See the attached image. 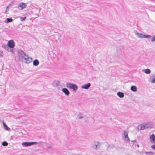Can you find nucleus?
<instances>
[{"label":"nucleus","instance_id":"18","mask_svg":"<svg viewBox=\"0 0 155 155\" xmlns=\"http://www.w3.org/2000/svg\"><path fill=\"white\" fill-rule=\"evenodd\" d=\"M13 21V19L12 18H8L6 19V20L5 21V23H8L9 22H11L12 21Z\"/></svg>","mask_w":155,"mask_h":155},{"label":"nucleus","instance_id":"2","mask_svg":"<svg viewBox=\"0 0 155 155\" xmlns=\"http://www.w3.org/2000/svg\"><path fill=\"white\" fill-rule=\"evenodd\" d=\"M38 143L37 142H24L22 143V145L24 147H28L30 146L33 145L34 144H38Z\"/></svg>","mask_w":155,"mask_h":155},{"label":"nucleus","instance_id":"6","mask_svg":"<svg viewBox=\"0 0 155 155\" xmlns=\"http://www.w3.org/2000/svg\"><path fill=\"white\" fill-rule=\"evenodd\" d=\"M124 138L125 140L127 142H129L130 140L128 137V132L125 130L124 131Z\"/></svg>","mask_w":155,"mask_h":155},{"label":"nucleus","instance_id":"11","mask_svg":"<svg viewBox=\"0 0 155 155\" xmlns=\"http://www.w3.org/2000/svg\"><path fill=\"white\" fill-rule=\"evenodd\" d=\"M141 128L140 130H143L148 128V127L147 126V124H141L140 126Z\"/></svg>","mask_w":155,"mask_h":155},{"label":"nucleus","instance_id":"32","mask_svg":"<svg viewBox=\"0 0 155 155\" xmlns=\"http://www.w3.org/2000/svg\"><path fill=\"white\" fill-rule=\"evenodd\" d=\"M3 53L2 51H0V53L2 54Z\"/></svg>","mask_w":155,"mask_h":155},{"label":"nucleus","instance_id":"17","mask_svg":"<svg viewBox=\"0 0 155 155\" xmlns=\"http://www.w3.org/2000/svg\"><path fill=\"white\" fill-rule=\"evenodd\" d=\"M39 62L37 59L34 60L33 62V65L35 66H37L39 64Z\"/></svg>","mask_w":155,"mask_h":155},{"label":"nucleus","instance_id":"9","mask_svg":"<svg viewBox=\"0 0 155 155\" xmlns=\"http://www.w3.org/2000/svg\"><path fill=\"white\" fill-rule=\"evenodd\" d=\"M150 141L153 143H154L155 141V135L153 134L150 137Z\"/></svg>","mask_w":155,"mask_h":155},{"label":"nucleus","instance_id":"22","mask_svg":"<svg viewBox=\"0 0 155 155\" xmlns=\"http://www.w3.org/2000/svg\"><path fill=\"white\" fill-rule=\"evenodd\" d=\"M73 84H71L69 83H67L66 84V86L67 87L71 89L72 86L73 85Z\"/></svg>","mask_w":155,"mask_h":155},{"label":"nucleus","instance_id":"21","mask_svg":"<svg viewBox=\"0 0 155 155\" xmlns=\"http://www.w3.org/2000/svg\"><path fill=\"white\" fill-rule=\"evenodd\" d=\"M145 154L147 155H154L155 154V153L153 152H146L145 153Z\"/></svg>","mask_w":155,"mask_h":155},{"label":"nucleus","instance_id":"8","mask_svg":"<svg viewBox=\"0 0 155 155\" xmlns=\"http://www.w3.org/2000/svg\"><path fill=\"white\" fill-rule=\"evenodd\" d=\"M62 91L66 95L68 96L70 94V92L66 88H63L62 89Z\"/></svg>","mask_w":155,"mask_h":155},{"label":"nucleus","instance_id":"20","mask_svg":"<svg viewBox=\"0 0 155 155\" xmlns=\"http://www.w3.org/2000/svg\"><path fill=\"white\" fill-rule=\"evenodd\" d=\"M100 143L97 142L95 143V145L94 146V147L96 149H97V147H100Z\"/></svg>","mask_w":155,"mask_h":155},{"label":"nucleus","instance_id":"15","mask_svg":"<svg viewBox=\"0 0 155 155\" xmlns=\"http://www.w3.org/2000/svg\"><path fill=\"white\" fill-rule=\"evenodd\" d=\"M2 47L3 48L7 51H8L9 50V48L8 47V45H7L4 44H3L2 45Z\"/></svg>","mask_w":155,"mask_h":155},{"label":"nucleus","instance_id":"34","mask_svg":"<svg viewBox=\"0 0 155 155\" xmlns=\"http://www.w3.org/2000/svg\"><path fill=\"white\" fill-rule=\"evenodd\" d=\"M10 51H12V50L11 49Z\"/></svg>","mask_w":155,"mask_h":155},{"label":"nucleus","instance_id":"13","mask_svg":"<svg viewBox=\"0 0 155 155\" xmlns=\"http://www.w3.org/2000/svg\"><path fill=\"white\" fill-rule=\"evenodd\" d=\"M117 94L120 98H123L124 96V93L120 92H118Z\"/></svg>","mask_w":155,"mask_h":155},{"label":"nucleus","instance_id":"28","mask_svg":"<svg viewBox=\"0 0 155 155\" xmlns=\"http://www.w3.org/2000/svg\"><path fill=\"white\" fill-rule=\"evenodd\" d=\"M26 19V17H21L20 18V19H21V21H24Z\"/></svg>","mask_w":155,"mask_h":155},{"label":"nucleus","instance_id":"23","mask_svg":"<svg viewBox=\"0 0 155 155\" xmlns=\"http://www.w3.org/2000/svg\"><path fill=\"white\" fill-rule=\"evenodd\" d=\"M144 72L146 74H149L151 72V71L150 69H145L144 70Z\"/></svg>","mask_w":155,"mask_h":155},{"label":"nucleus","instance_id":"26","mask_svg":"<svg viewBox=\"0 0 155 155\" xmlns=\"http://www.w3.org/2000/svg\"><path fill=\"white\" fill-rule=\"evenodd\" d=\"M150 82L152 83H155V75L154 76V78L150 81Z\"/></svg>","mask_w":155,"mask_h":155},{"label":"nucleus","instance_id":"5","mask_svg":"<svg viewBox=\"0 0 155 155\" xmlns=\"http://www.w3.org/2000/svg\"><path fill=\"white\" fill-rule=\"evenodd\" d=\"M60 81L58 80L54 81L52 83V85L54 87L59 86L60 85Z\"/></svg>","mask_w":155,"mask_h":155},{"label":"nucleus","instance_id":"12","mask_svg":"<svg viewBox=\"0 0 155 155\" xmlns=\"http://www.w3.org/2000/svg\"><path fill=\"white\" fill-rule=\"evenodd\" d=\"M3 124L4 128L6 130L8 131L10 130V128L7 126L5 122L4 121L3 122Z\"/></svg>","mask_w":155,"mask_h":155},{"label":"nucleus","instance_id":"29","mask_svg":"<svg viewBox=\"0 0 155 155\" xmlns=\"http://www.w3.org/2000/svg\"><path fill=\"white\" fill-rule=\"evenodd\" d=\"M151 147L153 149L155 150V145H152Z\"/></svg>","mask_w":155,"mask_h":155},{"label":"nucleus","instance_id":"3","mask_svg":"<svg viewBox=\"0 0 155 155\" xmlns=\"http://www.w3.org/2000/svg\"><path fill=\"white\" fill-rule=\"evenodd\" d=\"M8 45L9 48H13L15 46V43L13 40H9L8 42Z\"/></svg>","mask_w":155,"mask_h":155},{"label":"nucleus","instance_id":"30","mask_svg":"<svg viewBox=\"0 0 155 155\" xmlns=\"http://www.w3.org/2000/svg\"><path fill=\"white\" fill-rule=\"evenodd\" d=\"M83 117H82V116H79V118L80 119H81L83 118Z\"/></svg>","mask_w":155,"mask_h":155},{"label":"nucleus","instance_id":"24","mask_svg":"<svg viewBox=\"0 0 155 155\" xmlns=\"http://www.w3.org/2000/svg\"><path fill=\"white\" fill-rule=\"evenodd\" d=\"M2 144L3 146H7L8 145V143L6 141H4L2 143Z\"/></svg>","mask_w":155,"mask_h":155},{"label":"nucleus","instance_id":"10","mask_svg":"<svg viewBox=\"0 0 155 155\" xmlns=\"http://www.w3.org/2000/svg\"><path fill=\"white\" fill-rule=\"evenodd\" d=\"M18 52L19 53V54L22 56V57L23 56H26V52L22 50H19L18 51Z\"/></svg>","mask_w":155,"mask_h":155},{"label":"nucleus","instance_id":"7","mask_svg":"<svg viewBox=\"0 0 155 155\" xmlns=\"http://www.w3.org/2000/svg\"><path fill=\"white\" fill-rule=\"evenodd\" d=\"M91 84L90 83H88L87 84H85L81 86V88L85 89H88L91 86Z\"/></svg>","mask_w":155,"mask_h":155},{"label":"nucleus","instance_id":"33","mask_svg":"<svg viewBox=\"0 0 155 155\" xmlns=\"http://www.w3.org/2000/svg\"><path fill=\"white\" fill-rule=\"evenodd\" d=\"M51 147V146H50L48 147V148H50Z\"/></svg>","mask_w":155,"mask_h":155},{"label":"nucleus","instance_id":"1","mask_svg":"<svg viewBox=\"0 0 155 155\" xmlns=\"http://www.w3.org/2000/svg\"><path fill=\"white\" fill-rule=\"evenodd\" d=\"M22 61L26 64H28L32 61V58L29 57L28 55H26L25 56L22 57Z\"/></svg>","mask_w":155,"mask_h":155},{"label":"nucleus","instance_id":"19","mask_svg":"<svg viewBox=\"0 0 155 155\" xmlns=\"http://www.w3.org/2000/svg\"><path fill=\"white\" fill-rule=\"evenodd\" d=\"M131 90L133 92H136L137 91V87L135 86H132L131 87Z\"/></svg>","mask_w":155,"mask_h":155},{"label":"nucleus","instance_id":"16","mask_svg":"<svg viewBox=\"0 0 155 155\" xmlns=\"http://www.w3.org/2000/svg\"><path fill=\"white\" fill-rule=\"evenodd\" d=\"M136 35H138V37L141 38H144V35L142 34H139L138 32H136L135 33Z\"/></svg>","mask_w":155,"mask_h":155},{"label":"nucleus","instance_id":"31","mask_svg":"<svg viewBox=\"0 0 155 155\" xmlns=\"http://www.w3.org/2000/svg\"><path fill=\"white\" fill-rule=\"evenodd\" d=\"M3 57L2 55V54L0 53V57Z\"/></svg>","mask_w":155,"mask_h":155},{"label":"nucleus","instance_id":"4","mask_svg":"<svg viewBox=\"0 0 155 155\" xmlns=\"http://www.w3.org/2000/svg\"><path fill=\"white\" fill-rule=\"evenodd\" d=\"M26 5L25 3L23 2H21L18 5V8L20 10H22L26 8Z\"/></svg>","mask_w":155,"mask_h":155},{"label":"nucleus","instance_id":"27","mask_svg":"<svg viewBox=\"0 0 155 155\" xmlns=\"http://www.w3.org/2000/svg\"><path fill=\"white\" fill-rule=\"evenodd\" d=\"M155 41V35L153 36L151 39V41L152 42H153Z\"/></svg>","mask_w":155,"mask_h":155},{"label":"nucleus","instance_id":"25","mask_svg":"<svg viewBox=\"0 0 155 155\" xmlns=\"http://www.w3.org/2000/svg\"><path fill=\"white\" fill-rule=\"evenodd\" d=\"M144 38H149L151 37V36L150 35H144Z\"/></svg>","mask_w":155,"mask_h":155},{"label":"nucleus","instance_id":"14","mask_svg":"<svg viewBox=\"0 0 155 155\" xmlns=\"http://www.w3.org/2000/svg\"><path fill=\"white\" fill-rule=\"evenodd\" d=\"M71 89H73L74 91L76 92L78 90V87L76 84H73Z\"/></svg>","mask_w":155,"mask_h":155}]
</instances>
